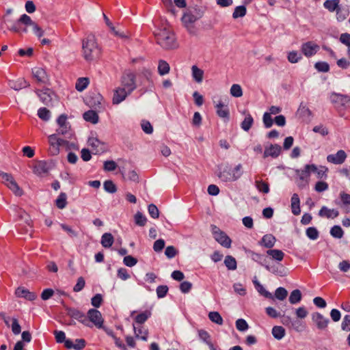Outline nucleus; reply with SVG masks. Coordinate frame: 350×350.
<instances>
[{
  "label": "nucleus",
  "instance_id": "6e6552de",
  "mask_svg": "<svg viewBox=\"0 0 350 350\" xmlns=\"http://www.w3.org/2000/svg\"><path fill=\"white\" fill-rule=\"evenodd\" d=\"M329 99L337 109L350 107V97L347 95L334 92L330 95Z\"/></svg>",
  "mask_w": 350,
  "mask_h": 350
},
{
  "label": "nucleus",
  "instance_id": "39448f33",
  "mask_svg": "<svg viewBox=\"0 0 350 350\" xmlns=\"http://www.w3.org/2000/svg\"><path fill=\"white\" fill-rule=\"evenodd\" d=\"M49 152L51 155H57L59 152V147L68 143L65 139L57 136V134H52L49 136Z\"/></svg>",
  "mask_w": 350,
  "mask_h": 350
},
{
  "label": "nucleus",
  "instance_id": "c03bdc74",
  "mask_svg": "<svg viewBox=\"0 0 350 350\" xmlns=\"http://www.w3.org/2000/svg\"><path fill=\"white\" fill-rule=\"evenodd\" d=\"M224 265L229 270H235L237 269V261L232 256H226L224 260Z\"/></svg>",
  "mask_w": 350,
  "mask_h": 350
},
{
  "label": "nucleus",
  "instance_id": "c9c22d12",
  "mask_svg": "<svg viewBox=\"0 0 350 350\" xmlns=\"http://www.w3.org/2000/svg\"><path fill=\"white\" fill-rule=\"evenodd\" d=\"M170 67L169 64L163 59L159 61L158 72L160 75L163 76L169 73Z\"/></svg>",
  "mask_w": 350,
  "mask_h": 350
},
{
  "label": "nucleus",
  "instance_id": "f257e3e1",
  "mask_svg": "<svg viewBox=\"0 0 350 350\" xmlns=\"http://www.w3.org/2000/svg\"><path fill=\"white\" fill-rule=\"evenodd\" d=\"M157 43L165 50L174 49L178 47L175 36L170 30L163 28L154 33Z\"/></svg>",
  "mask_w": 350,
  "mask_h": 350
},
{
  "label": "nucleus",
  "instance_id": "864d4df0",
  "mask_svg": "<svg viewBox=\"0 0 350 350\" xmlns=\"http://www.w3.org/2000/svg\"><path fill=\"white\" fill-rule=\"evenodd\" d=\"M208 318L212 322L217 325H222L223 323L222 317L217 312H210L208 314Z\"/></svg>",
  "mask_w": 350,
  "mask_h": 350
},
{
  "label": "nucleus",
  "instance_id": "4be33fe9",
  "mask_svg": "<svg viewBox=\"0 0 350 350\" xmlns=\"http://www.w3.org/2000/svg\"><path fill=\"white\" fill-rule=\"evenodd\" d=\"M15 294L18 297H23L27 300L33 301L36 299L37 295L33 292H30L28 289L20 286L15 291Z\"/></svg>",
  "mask_w": 350,
  "mask_h": 350
},
{
  "label": "nucleus",
  "instance_id": "052dcab7",
  "mask_svg": "<svg viewBox=\"0 0 350 350\" xmlns=\"http://www.w3.org/2000/svg\"><path fill=\"white\" fill-rule=\"evenodd\" d=\"M236 327L240 332H245L248 329L249 325L245 320L239 319L236 321Z\"/></svg>",
  "mask_w": 350,
  "mask_h": 350
},
{
  "label": "nucleus",
  "instance_id": "f8f14e48",
  "mask_svg": "<svg viewBox=\"0 0 350 350\" xmlns=\"http://www.w3.org/2000/svg\"><path fill=\"white\" fill-rule=\"evenodd\" d=\"M33 77L38 83L47 84L49 78L46 70L41 67H35L31 70Z\"/></svg>",
  "mask_w": 350,
  "mask_h": 350
},
{
  "label": "nucleus",
  "instance_id": "423d86ee",
  "mask_svg": "<svg viewBox=\"0 0 350 350\" xmlns=\"http://www.w3.org/2000/svg\"><path fill=\"white\" fill-rule=\"evenodd\" d=\"M211 230L214 239L223 247L229 248L231 246V239L227 234L221 231L218 227L215 225L211 226Z\"/></svg>",
  "mask_w": 350,
  "mask_h": 350
},
{
  "label": "nucleus",
  "instance_id": "a19ab883",
  "mask_svg": "<svg viewBox=\"0 0 350 350\" xmlns=\"http://www.w3.org/2000/svg\"><path fill=\"white\" fill-rule=\"evenodd\" d=\"M89 84V79L87 77L79 78L75 84V88L79 91H83Z\"/></svg>",
  "mask_w": 350,
  "mask_h": 350
},
{
  "label": "nucleus",
  "instance_id": "412c9836",
  "mask_svg": "<svg viewBox=\"0 0 350 350\" xmlns=\"http://www.w3.org/2000/svg\"><path fill=\"white\" fill-rule=\"evenodd\" d=\"M215 108L216 113L219 117L226 121L229 120L230 111L227 105H224V103L219 100L218 103L215 105Z\"/></svg>",
  "mask_w": 350,
  "mask_h": 350
},
{
  "label": "nucleus",
  "instance_id": "6ab92c4d",
  "mask_svg": "<svg viewBox=\"0 0 350 350\" xmlns=\"http://www.w3.org/2000/svg\"><path fill=\"white\" fill-rule=\"evenodd\" d=\"M131 93H128L127 90L122 87H118L115 90L112 99L113 104L118 105L122 103Z\"/></svg>",
  "mask_w": 350,
  "mask_h": 350
},
{
  "label": "nucleus",
  "instance_id": "72a5a7b5",
  "mask_svg": "<svg viewBox=\"0 0 350 350\" xmlns=\"http://www.w3.org/2000/svg\"><path fill=\"white\" fill-rule=\"evenodd\" d=\"M113 241L114 239L111 233H104L101 237V245L105 248L110 247L113 245Z\"/></svg>",
  "mask_w": 350,
  "mask_h": 350
},
{
  "label": "nucleus",
  "instance_id": "8fccbe9b",
  "mask_svg": "<svg viewBox=\"0 0 350 350\" xmlns=\"http://www.w3.org/2000/svg\"><path fill=\"white\" fill-rule=\"evenodd\" d=\"M38 117L44 121L49 120L51 118V112L45 107H41L38 111Z\"/></svg>",
  "mask_w": 350,
  "mask_h": 350
},
{
  "label": "nucleus",
  "instance_id": "473e14b6",
  "mask_svg": "<svg viewBox=\"0 0 350 350\" xmlns=\"http://www.w3.org/2000/svg\"><path fill=\"white\" fill-rule=\"evenodd\" d=\"M57 136L58 135H62L65 136L66 138H70L72 135V131L70 129V124H67L66 125L60 126L56 130Z\"/></svg>",
  "mask_w": 350,
  "mask_h": 350
},
{
  "label": "nucleus",
  "instance_id": "bb28decb",
  "mask_svg": "<svg viewBox=\"0 0 350 350\" xmlns=\"http://www.w3.org/2000/svg\"><path fill=\"white\" fill-rule=\"evenodd\" d=\"M312 319L319 329H325L327 325L328 319L319 313L313 314Z\"/></svg>",
  "mask_w": 350,
  "mask_h": 350
},
{
  "label": "nucleus",
  "instance_id": "0eeeda50",
  "mask_svg": "<svg viewBox=\"0 0 350 350\" xmlns=\"http://www.w3.org/2000/svg\"><path fill=\"white\" fill-rule=\"evenodd\" d=\"M121 87L131 93L136 88L135 75L131 72H124L121 77Z\"/></svg>",
  "mask_w": 350,
  "mask_h": 350
},
{
  "label": "nucleus",
  "instance_id": "6e6d98bb",
  "mask_svg": "<svg viewBox=\"0 0 350 350\" xmlns=\"http://www.w3.org/2000/svg\"><path fill=\"white\" fill-rule=\"evenodd\" d=\"M198 336L201 340L205 342L207 345L212 343L210 334L204 329H199L198 331Z\"/></svg>",
  "mask_w": 350,
  "mask_h": 350
},
{
  "label": "nucleus",
  "instance_id": "09e8293b",
  "mask_svg": "<svg viewBox=\"0 0 350 350\" xmlns=\"http://www.w3.org/2000/svg\"><path fill=\"white\" fill-rule=\"evenodd\" d=\"M306 236L311 240H317L319 237V232L315 227H309L306 231Z\"/></svg>",
  "mask_w": 350,
  "mask_h": 350
},
{
  "label": "nucleus",
  "instance_id": "680f3d73",
  "mask_svg": "<svg viewBox=\"0 0 350 350\" xmlns=\"http://www.w3.org/2000/svg\"><path fill=\"white\" fill-rule=\"evenodd\" d=\"M298 113L300 114V116L304 117H309L312 115L311 111L303 103H301L299 107Z\"/></svg>",
  "mask_w": 350,
  "mask_h": 350
},
{
  "label": "nucleus",
  "instance_id": "a878e982",
  "mask_svg": "<svg viewBox=\"0 0 350 350\" xmlns=\"http://www.w3.org/2000/svg\"><path fill=\"white\" fill-rule=\"evenodd\" d=\"M291 210H292L293 214L295 215H299L301 213V209H300V205H299L300 200H299V196L297 193H294L291 197Z\"/></svg>",
  "mask_w": 350,
  "mask_h": 350
},
{
  "label": "nucleus",
  "instance_id": "a18cd8bd",
  "mask_svg": "<svg viewBox=\"0 0 350 350\" xmlns=\"http://www.w3.org/2000/svg\"><path fill=\"white\" fill-rule=\"evenodd\" d=\"M16 196H21L23 194V189L18 186L17 183L13 180L8 186H7Z\"/></svg>",
  "mask_w": 350,
  "mask_h": 350
},
{
  "label": "nucleus",
  "instance_id": "dca6fc26",
  "mask_svg": "<svg viewBox=\"0 0 350 350\" xmlns=\"http://www.w3.org/2000/svg\"><path fill=\"white\" fill-rule=\"evenodd\" d=\"M307 168L311 169V172L316 174L318 179H325L327 177L328 168L323 165L317 167L314 164H307Z\"/></svg>",
  "mask_w": 350,
  "mask_h": 350
},
{
  "label": "nucleus",
  "instance_id": "5fc2aeb1",
  "mask_svg": "<svg viewBox=\"0 0 350 350\" xmlns=\"http://www.w3.org/2000/svg\"><path fill=\"white\" fill-rule=\"evenodd\" d=\"M230 94L236 98L241 97L243 95V90L240 85L233 84L230 88Z\"/></svg>",
  "mask_w": 350,
  "mask_h": 350
},
{
  "label": "nucleus",
  "instance_id": "c756f323",
  "mask_svg": "<svg viewBox=\"0 0 350 350\" xmlns=\"http://www.w3.org/2000/svg\"><path fill=\"white\" fill-rule=\"evenodd\" d=\"M83 116L85 121L91 122L92 124H96L98 122L99 120L98 113L93 110H89L85 112Z\"/></svg>",
  "mask_w": 350,
  "mask_h": 350
},
{
  "label": "nucleus",
  "instance_id": "4c0bfd02",
  "mask_svg": "<svg viewBox=\"0 0 350 350\" xmlns=\"http://www.w3.org/2000/svg\"><path fill=\"white\" fill-rule=\"evenodd\" d=\"M55 205L59 209L64 208L67 205V196L66 193L61 192L55 200Z\"/></svg>",
  "mask_w": 350,
  "mask_h": 350
},
{
  "label": "nucleus",
  "instance_id": "2f4dec72",
  "mask_svg": "<svg viewBox=\"0 0 350 350\" xmlns=\"http://www.w3.org/2000/svg\"><path fill=\"white\" fill-rule=\"evenodd\" d=\"M3 22L8 23L10 24V25L8 26V29L10 31L16 32V33H20L21 31V22H19V19L18 21H12L10 19H6L5 16L3 17Z\"/></svg>",
  "mask_w": 350,
  "mask_h": 350
},
{
  "label": "nucleus",
  "instance_id": "3c124183",
  "mask_svg": "<svg viewBox=\"0 0 350 350\" xmlns=\"http://www.w3.org/2000/svg\"><path fill=\"white\" fill-rule=\"evenodd\" d=\"M135 224L139 226H144L146 224L147 218L141 212L136 213L134 217Z\"/></svg>",
  "mask_w": 350,
  "mask_h": 350
},
{
  "label": "nucleus",
  "instance_id": "ea45409f",
  "mask_svg": "<svg viewBox=\"0 0 350 350\" xmlns=\"http://www.w3.org/2000/svg\"><path fill=\"white\" fill-rule=\"evenodd\" d=\"M323 6L329 12L336 11L339 8V0H326Z\"/></svg>",
  "mask_w": 350,
  "mask_h": 350
},
{
  "label": "nucleus",
  "instance_id": "e2e57ef3",
  "mask_svg": "<svg viewBox=\"0 0 350 350\" xmlns=\"http://www.w3.org/2000/svg\"><path fill=\"white\" fill-rule=\"evenodd\" d=\"M288 295L287 291L283 287H279L275 290V297L279 300H284Z\"/></svg>",
  "mask_w": 350,
  "mask_h": 350
},
{
  "label": "nucleus",
  "instance_id": "2eb2a0df",
  "mask_svg": "<svg viewBox=\"0 0 350 350\" xmlns=\"http://www.w3.org/2000/svg\"><path fill=\"white\" fill-rule=\"evenodd\" d=\"M347 159L346 152L342 150H338L336 154H331L327 156V161L329 163L340 165L345 162Z\"/></svg>",
  "mask_w": 350,
  "mask_h": 350
},
{
  "label": "nucleus",
  "instance_id": "79ce46f5",
  "mask_svg": "<svg viewBox=\"0 0 350 350\" xmlns=\"http://www.w3.org/2000/svg\"><path fill=\"white\" fill-rule=\"evenodd\" d=\"M271 332L273 337L277 340H281L285 335V329L282 326H274Z\"/></svg>",
  "mask_w": 350,
  "mask_h": 350
},
{
  "label": "nucleus",
  "instance_id": "5701e85b",
  "mask_svg": "<svg viewBox=\"0 0 350 350\" xmlns=\"http://www.w3.org/2000/svg\"><path fill=\"white\" fill-rule=\"evenodd\" d=\"M276 241L275 237L271 234H267L262 237L261 240L259 241V245L271 250L272 248Z\"/></svg>",
  "mask_w": 350,
  "mask_h": 350
},
{
  "label": "nucleus",
  "instance_id": "603ef678",
  "mask_svg": "<svg viewBox=\"0 0 350 350\" xmlns=\"http://www.w3.org/2000/svg\"><path fill=\"white\" fill-rule=\"evenodd\" d=\"M104 189L110 193H114L117 191V187L112 180H105L103 184Z\"/></svg>",
  "mask_w": 350,
  "mask_h": 350
},
{
  "label": "nucleus",
  "instance_id": "49530a36",
  "mask_svg": "<svg viewBox=\"0 0 350 350\" xmlns=\"http://www.w3.org/2000/svg\"><path fill=\"white\" fill-rule=\"evenodd\" d=\"M10 327L14 335H18L21 332V327L18 323V319L15 317L12 318V323Z\"/></svg>",
  "mask_w": 350,
  "mask_h": 350
},
{
  "label": "nucleus",
  "instance_id": "4d7b16f0",
  "mask_svg": "<svg viewBox=\"0 0 350 350\" xmlns=\"http://www.w3.org/2000/svg\"><path fill=\"white\" fill-rule=\"evenodd\" d=\"M256 187L260 192L264 193H268L269 192V184L262 180H256Z\"/></svg>",
  "mask_w": 350,
  "mask_h": 350
},
{
  "label": "nucleus",
  "instance_id": "ddd939ff",
  "mask_svg": "<svg viewBox=\"0 0 350 350\" xmlns=\"http://www.w3.org/2000/svg\"><path fill=\"white\" fill-rule=\"evenodd\" d=\"M319 50V46L312 41L305 42L301 46L302 53L307 57L314 55Z\"/></svg>",
  "mask_w": 350,
  "mask_h": 350
},
{
  "label": "nucleus",
  "instance_id": "f03ea898",
  "mask_svg": "<svg viewBox=\"0 0 350 350\" xmlns=\"http://www.w3.org/2000/svg\"><path fill=\"white\" fill-rule=\"evenodd\" d=\"M82 50L83 57L87 61H92L99 56L100 51L94 36L89 35L83 40Z\"/></svg>",
  "mask_w": 350,
  "mask_h": 350
},
{
  "label": "nucleus",
  "instance_id": "c85d7f7f",
  "mask_svg": "<svg viewBox=\"0 0 350 350\" xmlns=\"http://www.w3.org/2000/svg\"><path fill=\"white\" fill-rule=\"evenodd\" d=\"M267 254L271 256L272 260H276L278 262H281L284 257V253L280 250L277 249H271L267 251Z\"/></svg>",
  "mask_w": 350,
  "mask_h": 350
},
{
  "label": "nucleus",
  "instance_id": "e433bc0d",
  "mask_svg": "<svg viewBox=\"0 0 350 350\" xmlns=\"http://www.w3.org/2000/svg\"><path fill=\"white\" fill-rule=\"evenodd\" d=\"M301 299V293L299 289L293 290L289 296L288 300L291 304H297Z\"/></svg>",
  "mask_w": 350,
  "mask_h": 350
},
{
  "label": "nucleus",
  "instance_id": "69168bd1",
  "mask_svg": "<svg viewBox=\"0 0 350 350\" xmlns=\"http://www.w3.org/2000/svg\"><path fill=\"white\" fill-rule=\"evenodd\" d=\"M148 211L150 217L153 219H157L159 216V209L154 204H150L148 205Z\"/></svg>",
  "mask_w": 350,
  "mask_h": 350
},
{
  "label": "nucleus",
  "instance_id": "cd10ccee",
  "mask_svg": "<svg viewBox=\"0 0 350 350\" xmlns=\"http://www.w3.org/2000/svg\"><path fill=\"white\" fill-rule=\"evenodd\" d=\"M243 113L245 116L243 122L241 123V128L245 131H248L254 124V119L248 112L244 111Z\"/></svg>",
  "mask_w": 350,
  "mask_h": 350
},
{
  "label": "nucleus",
  "instance_id": "58836bf2",
  "mask_svg": "<svg viewBox=\"0 0 350 350\" xmlns=\"http://www.w3.org/2000/svg\"><path fill=\"white\" fill-rule=\"evenodd\" d=\"M288 311L289 312V315L291 318L292 319L293 314H296V316L298 318H305L308 314V311L305 309V308H298L295 310H293V308H291L288 309Z\"/></svg>",
  "mask_w": 350,
  "mask_h": 350
},
{
  "label": "nucleus",
  "instance_id": "1a4fd4ad",
  "mask_svg": "<svg viewBox=\"0 0 350 350\" xmlns=\"http://www.w3.org/2000/svg\"><path fill=\"white\" fill-rule=\"evenodd\" d=\"M54 167L51 161H38L33 167V172L38 176L48 174Z\"/></svg>",
  "mask_w": 350,
  "mask_h": 350
},
{
  "label": "nucleus",
  "instance_id": "9b49d317",
  "mask_svg": "<svg viewBox=\"0 0 350 350\" xmlns=\"http://www.w3.org/2000/svg\"><path fill=\"white\" fill-rule=\"evenodd\" d=\"M247 254L248 256H250V258L255 262L259 263L260 265L265 267V269L271 271L272 273H276L277 271L273 267H270L269 265L267 264V259L266 258L260 254L256 253L252 250L247 251Z\"/></svg>",
  "mask_w": 350,
  "mask_h": 350
},
{
  "label": "nucleus",
  "instance_id": "338daca9",
  "mask_svg": "<svg viewBox=\"0 0 350 350\" xmlns=\"http://www.w3.org/2000/svg\"><path fill=\"white\" fill-rule=\"evenodd\" d=\"M0 176L3 179V183L6 186H8L13 180H14L12 175L10 174L0 172Z\"/></svg>",
  "mask_w": 350,
  "mask_h": 350
},
{
  "label": "nucleus",
  "instance_id": "13d9d810",
  "mask_svg": "<svg viewBox=\"0 0 350 350\" xmlns=\"http://www.w3.org/2000/svg\"><path fill=\"white\" fill-rule=\"evenodd\" d=\"M246 14V8L244 5H239L235 8L232 14L234 18L243 17Z\"/></svg>",
  "mask_w": 350,
  "mask_h": 350
},
{
  "label": "nucleus",
  "instance_id": "de8ad7c7",
  "mask_svg": "<svg viewBox=\"0 0 350 350\" xmlns=\"http://www.w3.org/2000/svg\"><path fill=\"white\" fill-rule=\"evenodd\" d=\"M344 234L343 230L340 226H334L330 230V234L336 239H340Z\"/></svg>",
  "mask_w": 350,
  "mask_h": 350
},
{
  "label": "nucleus",
  "instance_id": "20e7f679",
  "mask_svg": "<svg viewBox=\"0 0 350 350\" xmlns=\"http://www.w3.org/2000/svg\"><path fill=\"white\" fill-rule=\"evenodd\" d=\"M202 16V12L200 10L198 9H194L193 11L189 10L184 14L182 17V21L189 33H196V28L193 24Z\"/></svg>",
  "mask_w": 350,
  "mask_h": 350
},
{
  "label": "nucleus",
  "instance_id": "393cba45",
  "mask_svg": "<svg viewBox=\"0 0 350 350\" xmlns=\"http://www.w3.org/2000/svg\"><path fill=\"white\" fill-rule=\"evenodd\" d=\"M339 212L336 209H329L326 206H323L319 212L320 217H324L327 218H336L338 216Z\"/></svg>",
  "mask_w": 350,
  "mask_h": 350
},
{
  "label": "nucleus",
  "instance_id": "774afa93",
  "mask_svg": "<svg viewBox=\"0 0 350 350\" xmlns=\"http://www.w3.org/2000/svg\"><path fill=\"white\" fill-rule=\"evenodd\" d=\"M262 121L265 127L267 129L271 128L273 125V119L271 118L270 113L268 112H265L263 114Z\"/></svg>",
  "mask_w": 350,
  "mask_h": 350
},
{
  "label": "nucleus",
  "instance_id": "7c9ffc66",
  "mask_svg": "<svg viewBox=\"0 0 350 350\" xmlns=\"http://www.w3.org/2000/svg\"><path fill=\"white\" fill-rule=\"evenodd\" d=\"M191 75L193 80L197 83H201L203 80L204 71L197 66L193 65L191 67Z\"/></svg>",
  "mask_w": 350,
  "mask_h": 350
},
{
  "label": "nucleus",
  "instance_id": "f3484780",
  "mask_svg": "<svg viewBox=\"0 0 350 350\" xmlns=\"http://www.w3.org/2000/svg\"><path fill=\"white\" fill-rule=\"evenodd\" d=\"M35 92L43 104L48 105L52 101L54 93L49 88H45L42 90H36Z\"/></svg>",
  "mask_w": 350,
  "mask_h": 350
},
{
  "label": "nucleus",
  "instance_id": "f704fd0d",
  "mask_svg": "<svg viewBox=\"0 0 350 350\" xmlns=\"http://www.w3.org/2000/svg\"><path fill=\"white\" fill-rule=\"evenodd\" d=\"M133 329L135 332V337L137 338H140L144 341H146L148 339V330L144 329L142 327H137L135 325H133Z\"/></svg>",
  "mask_w": 350,
  "mask_h": 350
},
{
  "label": "nucleus",
  "instance_id": "bf43d9fd",
  "mask_svg": "<svg viewBox=\"0 0 350 350\" xmlns=\"http://www.w3.org/2000/svg\"><path fill=\"white\" fill-rule=\"evenodd\" d=\"M301 59V55L297 51H293L288 53V60L293 64L298 62Z\"/></svg>",
  "mask_w": 350,
  "mask_h": 350
},
{
  "label": "nucleus",
  "instance_id": "37998d69",
  "mask_svg": "<svg viewBox=\"0 0 350 350\" xmlns=\"http://www.w3.org/2000/svg\"><path fill=\"white\" fill-rule=\"evenodd\" d=\"M297 174L299 176L300 180H305L306 183L308 182V179L310 175L311 169L307 168V165L304 166L303 170H297Z\"/></svg>",
  "mask_w": 350,
  "mask_h": 350
},
{
  "label": "nucleus",
  "instance_id": "0e129e2a",
  "mask_svg": "<svg viewBox=\"0 0 350 350\" xmlns=\"http://www.w3.org/2000/svg\"><path fill=\"white\" fill-rule=\"evenodd\" d=\"M349 11L347 10H345V9H342L340 8H339L337 10H336V18L338 21L341 22V21H343L344 20H345L347 18V17L349 15Z\"/></svg>",
  "mask_w": 350,
  "mask_h": 350
},
{
  "label": "nucleus",
  "instance_id": "aec40b11",
  "mask_svg": "<svg viewBox=\"0 0 350 350\" xmlns=\"http://www.w3.org/2000/svg\"><path fill=\"white\" fill-rule=\"evenodd\" d=\"M67 314L72 318L78 320L85 325H88V321L85 315L76 308H67Z\"/></svg>",
  "mask_w": 350,
  "mask_h": 350
},
{
  "label": "nucleus",
  "instance_id": "a211bd4d",
  "mask_svg": "<svg viewBox=\"0 0 350 350\" xmlns=\"http://www.w3.org/2000/svg\"><path fill=\"white\" fill-rule=\"evenodd\" d=\"M282 152V148L278 144H271L265 148L263 152V157L267 158L271 157L272 158H277Z\"/></svg>",
  "mask_w": 350,
  "mask_h": 350
},
{
  "label": "nucleus",
  "instance_id": "b1692460",
  "mask_svg": "<svg viewBox=\"0 0 350 350\" xmlns=\"http://www.w3.org/2000/svg\"><path fill=\"white\" fill-rule=\"evenodd\" d=\"M135 311L132 312L131 317H133L135 323L138 324L144 323L151 315V312L149 310H145L137 314H135Z\"/></svg>",
  "mask_w": 350,
  "mask_h": 350
},
{
  "label": "nucleus",
  "instance_id": "7ed1b4c3",
  "mask_svg": "<svg viewBox=\"0 0 350 350\" xmlns=\"http://www.w3.org/2000/svg\"><path fill=\"white\" fill-rule=\"evenodd\" d=\"M243 166L241 163L237 165L233 169L229 165L219 168L217 174L219 178L223 182H234L237 180L243 174Z\"/></svg>",
  "mask_w": 350,
  "mask_h": 350
},
{
  "label": "nucleus",
  "instance_id": "9d476101",
  "mask_svg": "<svg viewBox=\"0 0 350 350\" xmlns=\"http://www.w3.org/2000/svg\"><path fill=\"white\" fill-rule=\"evenodd\" d=\"M267 314L273 318L282 317V322L284 324H289L291 321V318L289 315L288 309L285 310H277L275 308H266Z\"/></svg>",
  "mask_w": 350,
  "mask_h": 350
},
{
  "label": "nucleus",
  "instance_id": "4468645a",
  "mask_svg": "<svg viewBox=\"0 0 350 350\" xmlns=\"http://www.w3.org/2000/svg\"><path fill=\"white\" fill-rule=\"evenodd\" d=\"M88 317L90 321L98 328L103 327V319L101 313L96 309L92 308L88 312Z\"/></svg>",
  "mask_w": 350,
  "mask_h": 350
}]
</instances>
